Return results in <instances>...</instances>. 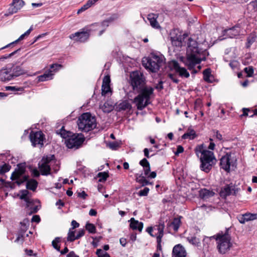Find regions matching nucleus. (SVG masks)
<instances>
[{
    "label": "nucleus",
    "instance_id": "f257e3e1",
    "mask_svg": "<svg viewBox=\"0 0 257 257\" xmlns=\"http://www.w3.org/2000/svg\"><path fill=\"white\" fill-rule=\"evenodd\" d=\"M130 83L133 90L139 93L134 98V102L136 103L138 109L142 110L151 103L150 100L154 89L146 86L145 77L140 71L131 73Z\"/></svg>",
    "mask_w": 257,
    "mask_h": 257
},
{
    "label": "nucleus",
    "instance_id": "f03ea898",
    "mask_svg": "<svg viewBox=\"0 0 257 257\" xmlns=\"http://www.w3.org/2000/svg\"><path fill=\"white\" fill-rule=\"evenodd\" d=\"M56 133L65 139V143L69 149H78L81 147L85 141V138L81 134H74L70 131H67L64 129V126L57 130Z\"/></svg>",
    "mask_w": 257,
    "mask_h": 257
},
{
    "label": "nucleus",
    "instance_id": "7ed1b4c3",
    "mask_svg": "<svg viewBox=\"0 0 257 257\" xmlns=\"http://www.w3.org/2000/svg\"><path fill=\"white\" fill-rule=\"evenodd\" d=\"M201 52V50L198 47L196 41L189 38L186 52V65L189 69H192L196 64H199L201 60H204L200 56Z\"/></svg>",
    "mask_w": 257,
    "mask_h": 257
},
{
    "label": "nucleus",
    "instance_id": "20e7f679",
    "mask_svg": "<svg viewBox=\"0 0 257 257\" xmlns=\"http://www.w3.org/2000/svg\"><path fill=\"white\" fill-rule=\"evenodd\" d=\"M229 228L226 229L225 231L219 232L217 234L209 238H214L217 241V248L219 253L224 254L226 253L232 246L231 236L228 233Z\"/></svg>",
    "mask_w": 257,
    "mask_h": 257
},
{
    "label": "nucleus",
    "instance_id": "39448f33",
    "mask_svg": "<svg viewBox=\"0 0 257 257\" xmlns=\"http://www.w3.org/2000/svg\"><path fill=\"white\" fill-rule=\"evenodd\" d=\"M142 64L146 69L155 73L164 64V57L152 53L149 57L143 59Z\"/></svg>",
    "mask_w": 257,
    "mask_h": 257
},
{
    "label": "nucleus",
    "instance_id": "423d86ee",
    "mask_svg": "<svg viewBox=\"0 0 257 257\" xmlns=\"http://www.w3.org/2000/svg\"><path fill=\"white\" fill-rule=\"evenodd\" d=\"M77 124L79 129L85 132L93 130L96 126L95 117L89 112L81 114L78 118Z\"/></svg>",
    "mask_w": 257,
    "mask_h": 257
},
{
    "label": "nucleus",
    "instance_id": "0eeeda50",
    "mask_svg": "<svg viewBox=\"0 0 257 257\" xmlns=\"http://www.w3.org/2000/svg\"><path fill=\"white\" fill-rule=\"evenodd\" d=\"M25 168L19 165L18 166V169H16L12 173L11 177V180L13 181L17 180L16 183L18 185H20L24 182H26L29 176L26 175L23 176L25 174Z\"/></svg>",
    "mask_w": 257,
    "mask_h": 257
},
{
    "label": "nucleus",
    "instance_id": "6e6552de",
    "mask_svg": "<svg viewBox=\"0 0 257 257\" xmlns=\"http://www.w3.org/2000/svg\"><path fill=\"white\" fill-rule=\"evenodd\" d=\"M54 155L43 157L38 164V167L42 175L47 176L50 174L51 167L49 163L54 158Z\"/></svg>",
    "mask_w": 257,
    "mask_h": 257
},
{
    "label": "nucleus",
    "instance_id": "1a4fd4ad",
    "mask_svg": "<svg viewBox=\"0 0 257 257\" xmlns=\"http://www.w3.org/2000/svg\"><path fill=\"white\" fill-rule=\"evenodd\" d=\"M240 189L235 184L230 183L223 187L220 191V194L222 197L226 198L230 195H236Z\"/></svg>",
    "mask_w": 257,
    "mask_h": 257
},
{
    "label": "nucleus",
    "instance_id": "9d476101",
    "mask_svg": "<svg viewBox=\"0 0 257 257\" xmlns=\"http://www.w3.org/2000/svg\"><path fill=\"white\" fill-rule=\"evenodd\" d=\"M169 66L171 70H174L176 73L179 74L180 76L185 78L189 77V73L187 71L186 69L180 67L177 61L172 60L170 61L169 63Z\"/></svg>",
    "mask_w": 257,
    "mask_h": 257
},
{
    "label": "nucleus",
    "instance_id": "9b49d317",
    "mask_svg": "<svg viewBox=\"0 0 257 257\" xmlns=\"http://www.w3.org/2000/svg\"><path fill=\"white\" fill-rule=\"evenodd\" d=\"M29 138L34 147H36L37 145H40L41 147L43 146L44 135L42 132H32L29 135Z\"/></svg>",
    "mask_w": 257,
    "mask_h": 257
},
{
    "label": "nucleus",
    "instance_id": "f8f14e48",
    "mask_svg": "<svg viewBox=\"0 0 257 257\" xmlns=\"http://www.w3.org/2000/svg\"><path fill=\"white\" fill-rule=\"evenodd\" d=\"M90 35V30H83L82 31L77 32L70 35L69 38L76 41L84 42L88 39Z\"/></svg>",
    "mask_w": 257,
    "mask_h": 257
},
{
    "label": "nucleus",
    "instance_id": "ddd939ff",
    "mask_svg": "<svg viewBox=\"0 0 257 257\" xmlns=\"http://www.w3.org/2000/svg\"><path fill=\"white\" fill-rule=\"evenodd\" d=\"M170 38L173 45L180 47L182 45V38L178 30H174L170 32Z\"/></svg>",
    "mask_w": 257,
    "mask_h": 257
},
{
    "label": "nucleus",
    "instance_id": "4468645a",
    "mask_svg": "<svg viewBox=\"0 0 257 257\" xmlns=\"http://www.w3.org/2000/svg\"><path fill=\"white\" fill-rule=\"evenodd\" d=\"M231 155L226 154L224 156L222 157L220 160V166L221 168L227 172L230 170V167L231 165L230 162Z\"/></svg>",
    "mask_w": 257,
    "mask_h": 257
},
{
    "label": "nucleus",
    "instance_id": "2eb2a0df",
    "mask_svg": "<svg viewBox=\"0 0 257 257\" xmlns=\"http://www.w3.org/2000/svg\"><path fill=\"white\" fill-rule=\"evenodd\" d=\"M186 251L180 244L176 245L173 248L172 257H186Z\"/></svg>",
    "mask_w": 257,
    "mask_h": 257
},
{
    "label": "nucleus",
    "instance_id": "dca6fc26",
    "mask_svg": "<svg viewBox=\"0 0 257 257\" xmlns=\"http://www.w3.org/2000/svg\"><path fill=\"white\" fill-rule=\"evenodd\" d=\"M10 68L13 79L16 77L25 74L27 73L26 70L24 69L20 65H13Z\"/></svg>",
    "mask_w": 257,
    "mask_h": 257
},
{
    "label": "nucleus",
    "instance_id": "f3484780",
    "mask_svg": "<svg viewBox=\"0 0 257 257\" xmlns=\"http://www.w3.org/2000/svg\"><path fill=\"white\" fill-rule=\"evenodd\" d=\"M13 79V78L10 68H5L0 70V80L6 82Z\"/></svg>",
    "mask_w": 257,
    "mask_h": 257
},
{
    "label": "nucleus",
    "instance_id": "a211bd4d",
    "mask_svg": "<svg viewBox=\"0 0 257 257\" xmlns=\"http://www.w3.org/2000/svg\"><path fill=\"white\" fill-rule=\"evenodd\" d=\"M24 5V1H13L8 9L9 14L17 13Z\"/></svg>",
    "mask_w": 257,
    "mask_h": 257
},
{
    "label": "nucleus",
    "instance_id": "6ab92c4d",
    "mask_svg": "<svg viewBox=\"0 0 257 257\" xmlns=\"http://www.w3.org/2000/svg\"><path fill=\"white\" fill-rule=\"evenodd\" d=\"M240 31L239 27L235 26L224 30V35L228 36L230 38H234L238 36Z\"/></svg>",
    "mask_w": 257,
    "mask_h": 257
},
{
    "label": "nucleus",
    "instance_id": "aec40b11",
    "mask_svg": "<svg viewBox=\"0 0 257 257\" xmlns=\"http://www.w3.org/2000/svg\"><path fill=\"white\" fill-rule=\"evenodd\" d=\"M204 153L205 154L204 155L200 157V161L206 162L209 161L216 163V160L214 157V153L212 152L209 151L205 152H204Z\"/></svg>",
    "mask_w": 257,
    "mask_h": 257
},
{
    "label": "nucleus",
    "instance_id": "412c9836",
    "mask_svg": "<svg viewBox=\"0 0 257 257\" xmlns=\"http://www.w3.org/2000/svg\"><path fill=\"white\" fill-rule=\"evenodd\" d=\"M130 227L133 230H138L139 232H141L143 228V223L139 222L138 220H136L134 218H132L130 220Z\"/></svg>",
    "mask_w": 257,
    "mask_h": 257
},
{
    "label": "nucleus",
    "instance_id": "4be33fe9",
    "mask_svg": "<svg viewBox=\"0 0 257 257\" xmlns=\"http://www.w3.org/2000/svg\"><path fill=\"white\" fill-rule=\"evenodd\" d=\"M158 17V15L154 14H150L147 17V19L151 26L155 29H159L161 27L157 21Z\"/></svg>",
    "mask_w": 257,
    "mask_h": 257
},
{
    "label": "nucleus",
    "instance_id": "5701e85b",
    "mask_svg": "<svg viewBox=\"0 0 257 257\" xmlns=\"http://www.w3.org/2000/svg\"><path fill=\"white\" fill-rule=\"evenodd\" d=\"M116 108L118 111L130 110L132 109V105L127 100H124L119 103Z\"/></svg>",
    "mask_w": 257,
    "mask_h": 257
},
{
    "label": "nucleus",
    "instance_id": "b1692460",
    "mask_svg": "<svg viewBox=\"0 0 257 257\" xmlns=\"http://www.w3.org/2000/svg\"><path fill=\"white\" fill-rule=\"evenodd\" d=\"M165 228V223L164 222L160 220L159 222V224L156 225L154 227V230H157L158 231L157 235L156 238H162L164 235V229Z\"/></svg>",
    "mask_w": 257,
    "mask_h": 257
},
{
    "label": "nucleus",
    "instance_id": "393cba45",
    "mask_svg": "<svg viewBox=\"0 0 257 257\" xmlns=\"http://www.w3.org/2000/svg\"><path fill=\"white\" fill-rule=\"evenodd\" d=\"M200 169L206 173L209 172L210 170L212 169L213 165L215 164V162H212L209 161L207 162L200 161Z\"/></svg>",
    "mask_w": 257,
    "mask_h": 257
},
{
    "label": "nucleus",
    "instance_id": "a878e982",
    "mask_svg": "<svg viewBox=\"0 0 257 257\" xmlns=\"http://www.w3.org/2000/svg\"><path fill=\"white\" fill-rule=\"evenodd\" d=\"M139 164L143 167L145 175L147 176L151 171L149 162L146 158H144L140 161Z\"/></svg>",
    "mask_w": 257,
    "mask_h": 257
},
{
    "label": "nucleus",
    "instance_id": "bb28decb",
    "mask_svg": "<svg viewBox=\"0 0 257 257\" xmlns=\"http://www.w3.org/2000/svg\"><path fill=\"white\" fill-rule=\"evenodd\" d=\"M29 191L27 190H22L20 199L24 200L27 203V207H30L31 204H33V200L28 197Z\"/></svg>",
    "mask_w": 257,
    "mask_h": 257
},
{
    "label": "nucleus",
    "instance_id": "cd10ccee",
    "mask_svg": "<svg viewBox=\"0 0 257 257\" xmlns=\"http://www.w3.org/2000/svg\"><path fill=\"white\" fill-rule=\"evenodd\" d=\"M203 79L205 81L208 83H212L213 80V76L211 74L210 68L205 69L203 71Z\"/></svg>",
    "mask_w": 257,
    "mask_h": 257
},
{
    "label": "nucleus",
    "instance_id": "c85d7f7f",
    "mask_svg": "<svg viewBox=\"0 0 257 257\" xmlns=\"http://www.w3.org/2000/svg\"><path fill=\"white\" fill-rule=\"evenodd\" d=\"M26 183V188L27 189L32 190L33 191H35L37 186H38V182L36 180L34 179H30L27 180Z\"/></svg>",
    "mask_w": 257,
    "mask_h": 257
},
{
    "label": "nucleus",
    "instance_id": "c756f323",
    "mask_svg": "<svg viewBox=\"0 0 257 257\" xmlns=\"http://www.w3.org/2000/svg\"><path fill=\"white\" fill-rule=\"evenodd\" d=\"M214 193L207 189H204L200 191V196L203 199H206L214 195Z\"/></svg>",
    "mask_w": 257,
    "mask_h": 257
},
{
    "label": "nucleus",
    "instance_id": "7c9ffc66",
    "mask_svg": "<svg viewBox=\"0 0 257 257\" xmlns=\"http://www.w3.org/2000/svg\"><path fill=\"white\" fill-rule=\"evenodd\" d=\"M209 151L208 150L204 149L203 144L198 145L195 148V152L198 157H202L204 155V152Z\"/></svg>",
    "mask_w": 257,
    "mask_h": 257
},
{
    "label": "nucleus",
    "instance_id": "2f4dec72",
    "mask_svg": "<svg viewBox=\"0 0 257 257\" xmlns=\"http://www.w3.org/2000/svg\"><path fill=\"white\" fill-rule=\"evenodd\" d=\"M53 73H52V71H49L48 72H46L43 75L38 76L39 81H45L52 79Z\"/></svg>",
    "mask_w": 257,
    "mask_h": 257
},
{
    "label": "nucleus",
    "instance_id": "473e14b6",
    "mask_svg": "<svg viewBox=\"0 0 257 257\" xmlns=\"http://www.w3.org/2000/svg\"><path fill=\"white\" fill-rule=\"evenodd\" d=\"M182 218V217L181 216L174 218L173 221L171 223V225L173 226L174 231H178L181 223V219Z\"/></svg>",
    "mask_w": 257,
    "mask_h": 257
},
{
    "label": "nucleus",
    "instance_id": "72a5a7b5",
    "mask_svg": "<svg viewBox=\"0 0 257 257\" xmlns=\"http://www.w3.org/2000/svg\"><path fill=\"white\" fill-rule=\"evenodd\" d=\"M196 137V134L194 130H188L187 132L185 133L182 136L183 139H189L190 140L194 139Z\"/></svg>",
    "mask_w": 257,
    "mask_h": 257
},
{
    "label": "nucleus",
    "instance_id": "f704fd0d",
    "mask_svg": "<svg viewBox=\"0 0 257 257\" xmlns=\"http://www.w3.org/2000/svg\"><path fill=\"white\" fill-rule=\"evenodd\" d=\"M96 1H87V3L81 7L77 11V14H79L91 7L95 4Z\"/></svg>",
    "mask_w": 257,
    "mask_h": 257
},
{
    "label": "nucleus",
    "instance_id": "c9c22d12",
    "mask_svg": "<svg viewBox=\"0 0 257 257\" xmlns=\"http://www.w3.org/2000/svg\"><path fill=\"white\" fill-rule=\"evenodd\" d=\"M136 181L142 184L143 186L148 185L150 182L146 179L145 177L142 174L140 175L139 177H136Z\"/></svg>",
    "mask_w": 257,
    "mask_h": 257
},
{
    "label": "nucleus",
    "instance_id": "e433bc0d",
    "mask_svg": "<svg viewBox=\"0 0 257 257\" xmlns=\"http://www.w3.org/2000/svg\"><path fill=\"white\" fill-rule=\"evenodd\" d=\"M101 108L104 112L108 113L113 109L112 105L109 104L108 102H105L101 106Z\"/></svg>",
    "mask_w": 257,
    "mask_h": 257
},
{
    "label": "nucleus",
    "instance_id": "4c0bfd02",
    "mask_svg": "<svg viewBox=\"0 0 257 257\" xmlns=\"http://www.w3.org/2000/svg\"><path fill=\"white\" fill-rule=\"evenodd\" d=\"M85 228L90 233H95L96 232V227L92 223L87 222L85 225Z\"/></svg>",
    "mask_w": 257,
    "mask_h": 257
},
{
    "label": "nucleus",
    "instance_id": "58836bf2",
    "mask_svg": "<svg viewBox=\"0 0 257 257\" xmlns=\"http://www.w3.org/2000/svg\"><path fill=\"white\" fill-rule=\"evenodd\" d=\"M187 239L190 243L195 246H198L200 244L199 239L195 236L188 237Z\"/></svg>",
    "mask_w": 257,
    "mask_h": 257
},
{
    "label": "nucleus",
    "instance_id": "ea45409f",
    "mask_svg": "<svg viewBox=\"0 0 257 257\" xmlns=\"http://www.w3.org/2000/svg\"><path fill=\"white\" fill-rule=\"evenodd\" d=\"M67 241L70 242L74 241L76 240V235H75V231H73L71 228L69 229L68 233V236L67 238Z\"/></svg>",
    "mask_w": 257,
    "mask_h": 257
},
{
    "label": "nucleus",
    "instance_id": "a19ab883",
    "mask_svg": "<svg viewBox=\"0 0 257 257\" xmlns=\"http://www.w3.org/2000/svg\"><path fill=\"white\" fill-rule=\"evenodd\" d=\"M97 177L99 178V182H104L106 180L107 178L108 177V174L107 172H99L97 174Z\"/></svg>",
    "mask_w": 257,
    "mask_h": 257
},
{
    "label": "nucleus",
    "instance_id": "79ce46f5",
    "mask_svg": "<svg viewBox=\"0 0 257 257\" xmlns=\"http://www.w3.org/2000/svg\"><path fill=\"white\" fill-rule=\"evenodd\" d=\"M61 241V238L59 237H56L52 242V245L53 247L57 251H60V247L58 245V243Z\"/></svg>",
    "mask_w": 257,
    "mask_h": 257
},
{
    "label": "nucleus",
    "instance_id": "37998d69",
    "mask_svg": "<svg viewBox=\"0 0 257 257\" xmlns=\"http://www.w3.org/2000/svg\"><path fill=\"white\" fill-rule=\"evenodd\" d=\"M26 36L24 34H22L17 40H16V41H14L13 42H12L8 45H7L6 46L0 48V50H2V49H5V48H8L9 47H10L11 45L14 44H16L17 43H18V42L23 40L25 38Z\"/></svg>",
    "mask_w": 257,
    "mask_h": 257
},
{
    "label": "nucleus",
    "instance_id": "c03bdc74",
    "mask_svg": "<svg viewBox=\"0 0 257 257\" xmlns=\"http://www.w3.org/2000/svg\"><path fill=\"white\" fill-rule=\"evenodd\" d=\"M244 72L247 74V76L248 77H252L253 72H254V69L252 66H248L247 67H245L244 69Z\"/></svg>",
    "mask_w": 257,
    "mask_h": 257
},
{
    "label": "nucleus",
    "instance_id": "a18cd8bd",
    "mask_svg": "<svg viewBox=\"0 0 257 257\" xmlns=\"http://www.w3.org/2000/svg\"><path fill=\"white\" fill-rule=\"evenodd\" d=\"M247 221L253 220L257 219L256 213H246L244 214Z\"/></svg>",
    "mask_w": 257,
    "mask_h": 257
},
{
    "label": "nucleus",
    "instance_id": "49530a36",
    "mask_svg": "<svg viewBox=\"0 0 257 257\" xmlns=\"http://www.w3.org/2000/svg\"><path fill=\"white\" fill-rule=\"evenodd\" d=\"M101 94L103 96L106 95V94L110 91V85H102L101 86Z\"/></svg>",
    "mask_w": 257,
    "mask_h": 257
},
{
    "label": "nucleus",
    "instance_id": "de8ad7c7",
    "mask_svg": "<svg viewBox=\"0 0 257 257\" xmlns=\"http://www.w3.org/2000/svg\"><path fill=\"white\" fill-rule=\"evenodd\" d=\"M96 254L98 257H110L109 254L106 252L104 251L101 249H97Z\"/></svg>",
    "mask_w": 257,
    "mask_h": 257
},
{
    "label": "nucleus",
    "instance_id": "09e8293b",
    "mask_svg": "<svg viewBox=\"0 0 257 257\" xmlns=\"http://www.w3.org/2000/svg\"><path fill=\"white\" fill-rule=\"evenodd\" d=\"M20 50H21L20 49H18L14 51V52H12L11 53H10L9 55H6L2 56L1 57H0V61H3L4 59H6L11 57L12 56H14L15 54H16Z\"/></svg>",
    "mask_w": 257,
    "mask_h": 257
},
{
    "label": "nucleus",
    "instance_id": "8fccbe9b",
    "mask_svg": "<svg viewBox=\"0 0 257 257\" xmlns=\"http://www.w3.org/2000/svg\"><path fill=\"white\" fill-rule=\"evenodd\" d=\"M62 67V65L61 64H53L50 66V69L49 71H52V73L53 72H55L58 70L60 69Z\"/></svg>",
    "mask_w": 257,
    "mask_h": 257
},
{
    "label": "nucleus",
    "instance_id": "3c124183",
    "mask_svg": "<svg viewBox=\"0 0 257 257\" xmlns=\"http://www.w3.org/2000/svg\"><path fill=\"white\" fill-rule=\"evenodd\" d=\"M149 188L148 187H145L144 189L140 190L139 192V195L140 196H146L148 195L149 192Z\"/></svg>",
    "mask_w": 257,
    "mask_h": 257
},
{
    "label": "nucleus",
    "instance_id": "603ef678",
    "mask_svg": "<svg viewBox=\"0 0 257 257\" xmlns=\"http://www.w3.org/2000/svg\"><path fill=\"white\" fill-rule=\"evenodd\" d=\"M118 15L114 14L106 20H107V22L109 24L110 23H111L114 22L115 20H117L118 19Z\"/></svg>",
    "mask_w": 257,
    "mask_h": 257
},
{
    "label": "nucleus",
    "instance_id": "864d4df0",
    "mask_svg": "<svg viewBox=\"0 0 257 257\" xmlns=\"http://www.w3.org/2000/svg\"><path fill=\"white\" fill-rule=\"evenodd\" d=\"M110 78L109 75H105L102 81V85H110Z\"/></svg>",
    "mask_w": 257,
    "mask_h": 257
},
{
    "label": "nucleus",
    "instance_id": "5fc2aeb1",
    "mask_svg": "<svg viewBox=\"0 0 257 257\" xmlns=\"http://www.w3.org/2000/svg\"><path fill=\"white\" fill-rule=\"evenodd\" d=\"M168 77L173 82L176 84H178L179 82V80L176 77L175 74L169 73L168 74Z\"/></svg>",
    "mask_w": 257,
    "mask_h": 257
},
{
    "label": "nucleus",
    "instance_id": "6e6d98bb",
    "mask_svg": "<svg viewBox=\"0 0 257 257\" xmlns=\"http://www.w3.org/2000/svg\"><path fill=\"white\" fill-rule=\"evenodd\" d=\"M237 218L239 222L241 224H244L247 221L244 214L239 215Z\"/></svg>",
    "mask_w": 257,
    "mask_h": 257
},
{
    "label": "nucleus",
    "instance_id": "4d7b16f0",
    "mask_svg": "<svg viewBox=\"0 0 257 257\" xmlns=\"http://www.w3.org/2000/svg\"><path fill=\"white\" fill-rule=\"evenodd\" d=\"M109 147L112 150H116L119 147V144L117 142H111L109 144Z\"/></svg>",
    "mask_w": 257,
    "mask_h": 257
},
{
    "label": "nucleus",
    "instance_id": "13d9d810",
    "mask_svg": "<svg viewBox=\"0 0 257 257\" xmlns=\"http://www.w3.org/2000/svg\"><path fill=\"white\" fill-rule=\"evenodd\" d=\"M214 137L215 138L220 142H223V139L222 135L219 132V131H216L215 132V134L214 135Z\"/></svg>",
    "mask_w": 257,
    "mask_h": 257
},
{
    "label": "nucleus",
    "instance_id": "bf43d9fd",
    "mask_svg": "<svg viewBox=\"0 0 257 257\" xmlns=\"http://www.w3.org/2000/svg\"><path fill=\"white\" fill-rule=\"evenodd\" d=\"M85 234V230L83 229H79L76 235V239H78L83 236Z\"/></svg>",
    "mask_w": 257,
    "mask_h": 257
},
{
    "label": "nucleus",
    "instance_id": "052dcab7",
    "mask_svg": "<svg viewBox=\"0 0 257 257\" xmlns=\"http://www.w3.org/2000/svg\"><path fill=\"white\" fill-rule=\"evenodd\" d=\"M163 83V81H160L158 82V83L155 86V88L158 90L159 91L162 90L164 88Z\"/></svg>",
    "mask_w": 257,
    "mask_h": 257
},
{
    "label": "nucleus",
    "instance_id": "680f3d73",
    "mask_svg": "<svg viewBox=\"0 0 257 257\" xmlns=\"http://www.w3.org/2000/svg\"><path fill=\"white\" fill-rule=\"evenodd\" d=\"M255 38L254 37H249L247 39V44L246 47H249L255 41Z\"/></svg>",
    "mask_w": 257,
    "mask_h": 257
},
{
    "label": "nucleus",
    "instance_id": "e2e57ef3",
    "mask_svg": "<svg viewBox=\"0 0 257 257\" xmlns=\"http://www.w3.org/2000/svg\"><path fill=\"white\" fill-rule=\"evenodd\" d=\"M22 88H17L16 86H6V90L7 91H19Z\"/></svg>",
    "mask_w": 257,
    "mask_h": 257
},
{
    "label": "nucleus",
    "instance_id": "0e129e2a",
    "mask_svg": "<svg viewBox=\"0 0 257 257\" xmlns=\"http://www.w3.org/2000/svg\"><path fill=\"white\" fill-rule=\"evenodd\" d=\"M184 151V148L182 146H178L177 148L176 152L175 153L176 155H178L179 154L183 153Z\"/></svg>",
    "mask_w": 257,
    "mask_h": 257
},
{
    "label": "nucleus",
    "instance_id": "69168bd1",
    "mask_svg": "<svg viewBox=\"0 0 257 257\" xmlns=\"http://www.w3.org/2000/svg\"><path fill=\"white\" fill-rule=\"evenodd\" d=\"M243 113L240 115V117L246 116L248 115V112L249 111V108H242Z\"/></svg>",
    "mask_w": 257,
    "mask_h": 257
},
{
    "label": "nucleus",
    "instance_id": "338daca9",
    "mask_svg": "<svg viewBox=\"0 0 257 257\" xmlns=\"http://www.w3.org/2000/svg\"><path fill=\"white\" fill-rule=\"evenodd\" d=\"M71 225L72 226V227L71 228L72 230L76 228H77L79 226V224L75 220H73L71 222Z\"/></svg>",
    "mask_w": 257,
    "mask_h": 257
},
{
    "label": "nucleus",
    "instance_id": "774afa93",
    "mask_svg": "<svg viewBox=\"0 0 257 257\" xmlns=\"http://www.w3.org/2000/svg\"><path fill=\"white\" fill-rule=\"evenodd\" d=\"M32 174L35 177H38L40 176V173L39 171L36 168L32 170Z\"/></svg>",
    "mask_w": 257,
    "mask_h": 257
}]
</instances>
